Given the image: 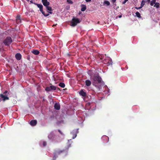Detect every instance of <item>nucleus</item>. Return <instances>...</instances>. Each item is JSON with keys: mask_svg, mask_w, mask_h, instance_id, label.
<instances>
[{"mask_svg": "<svg viewBox=\"0 0 160 160\" xmlns=\"http://www.w3.org/2000/svg\"><path fill=\"white\" fill-rule=\"evenodd\" d=\"M127 2L128 1V0H125Z\"/></svg>", "mask_w": 160, "mask_h": 160, "instance_id": "79ce46f5", "label": "nucleus"}, {"mask_svg": "<svg viewBox=\"0 0 160 160\" xmlns=\"http://www.w3.org/2000/svg\"><path fill=\"white\" fill-rule=\"evenodd\" d=\"M59 86L62 88H64L65 87V84L63 83L60 82L59 83Z\"/></svg>", "mask_w": 160, "mask_h": 160, "instance_id": "a211bd4d", "label": "nucleus"}, {"mask_svg": "<svg viewBox=\"0 0 160 160\" xmlns=\"http://www.w3.org/2000/svg\"><path fill=\"white\" fill-rule=\"evenodd\" d=\"M85 85L87 86H90L91 84V82L89 80H86L85 81Z\"/></svg>", "mask_w": 160, "mask_h": 160, "instance_id": "9b49d317", "label": "nucleus"}, {"mask_svg": "<svg viewBox=\"0 0 160 160\" xmlns=\"http://www.w3.org/2000/svg\"><path fill=\"white\" fill-rule=\"evenodd\" d=\"M42 1L43 5L46 7L49 5L50 3L47 0H42Z\"/></svg>", "mask_w": 160, "mask_h": 160, "instance_id": "423d86ee", "label": "nucleus"}, {"mask_svg": "<svg viewBox=\"0 0 160 160\" xmlns=\"http://www.w3.org/2000/svg\"><path fill=\"white\" fill-rule=\"evenodd\" d=\"M22 56L19 53H17L15 55V58L16 59L18 60H19L21 59Z\"/></svg>", "mask_w": 160, "mask_h": 160, "instance_id": "1a4fd4ad", "label": "nucleus"}, {"mask_svg": "<svg viewBox=\"0 0 160 160\" xmlns=\"http://www.w3.org/2000/svg\"><path fill=\"white\" fill-rule=\"evenodd\" d=\"M37 122L36 120H32L30 122V124L32 126H34L37 124Z\"/></svg>", "mask_w": 160, "mask_h": 160, "instance_id": "6e6552de", "label": "nucleus"}, {"mask_svg": "<svg viewBox=\"0 0 160 160\" xmlns=\"http://www.w3.org/2000/svg\"><path fill=\"white\" fill-rule=\"evenodd\" d=\"M150 1V0H148V2H149Z\"/></svg>", "mask_w": 160, "mask_h": 160, "instance_id": "37998d69", "label": "nucleus"}, {"mask_svg": "<svg viewBox=\"0 0 160 160\" xmlns=\"http://www.w3.org/2000/svg\"><path fill=\"white\" fill-rule=\"evenodd\" d=\"M43 6L41 7L40 8H39V10L40 12H41L42 13L45 17L48 16L49 15V14H46L45 12L43 11Z\"/></svg>", "mask_w": 160, "mask_h": 160, "instance_id": "0eeeda50", "label": "nucleus"}, {"mask_svg": "<svg viewBox=\"0 0 160 160\" xmlns=\"http://www.w3.org/2000/svg\"><path fill=\"white\" fill-rule=\"evenodd\" d=\"M82 8H81V11L82 12L84 11L86 9V6L84 4L81 5Z\"/></svg>", "mask_w": 160, "mask_h": 160, "instance_id": "ddd939ff", "label": "nucleus"}, {"mask_svg": "<svg viewBox=\"0 0 160 160\" xmlns=\"http://www.w3.org/2000/svg\"><path fill=\"white\" fill-rule=\"evenodd\" d=\"M54 108L57 110H59L60 108V105L59 103H56L54 105Z\"/></svg>", "mask_w": 160, "mask_h": 160, "instance_id": "9d476101", "label": "nucleus"}, {"mask_svg": "<svg viewBox=\"0 0 160 160\" xmlns=\"http://www.w3.org/2000/svg\"><path fill=\"white\" fill-rule=\"evenodd\" d=\"M56 26V25H53V26Z\"/></svg>", "mask_w": 160, "mask_h": 160, "instance_id": "c03bdc74", "label": "nucleus"}, {"mask_svg": "<svg viewBox=\"0 0 160 160\" xmlns=\"http://www.w3.org/2000/svg\"><path fill=\"white\" fill-rule=\"evenodd\" d=\"M48 12H49V13H50V14H52V12L51 11H48Z\"/></svg>", "mask_w": 160, "mask_h": 160, "instance_id": "e433bc0d", "label": "nucleus"}, {"mask_svg": "<svg viewBox=\"0 0 160 160\" xmlns=\"http://www.w3.org/2000/svg\"><path fill=\"white\" fill-rule=\"evenodd\" d=\"M53 137V135L52 134H50L48 136V138L49 139H52Z\"/></svg>", "mask_w": 160, "mask_h": 160, "instance_id": "c85d7f7f", "label": "nucleus"}, {"mask_svg": "<svg viewBox=\"0 0 160 160\" xmlns=\"http://www.w3.org/2000/svg\"><path fill=\"white\" fill-rule=\"evenodd\" d=\"M0 97L2 99V100L3 101H5L7 100H8L9 99V98L6 95H4V94H0Z\"/></svg>", "mask_w": 160, "mask_h": 160, "instance_id": "39448f33", "label": "nucleus"}, {"mask_svg": "<svg viewBox=\"0 0 160 160\" xmlns=\"http://www.w3.org/2000/svg\"><path fill=\"white\" fill-rule=\"evenodd\" d=\"M141 8H141V7H138H138H135V8H136V9H141Z\"/></svg>", "mask_w": 160, "mask_h": 160, "instance_id": "2f4dec72", "label": "nucleus"}, {"mask_svg": "<svg viewBox=\"0 0 160 160\" xmlns=\"http://www.w3.org/2000/svg\"><path fill=\"white\" fill-rule=\"evenodd\" d=\"M34 4L35 5H36L37 6V7L39 8H40L41 7H42V5L39 4L34 3Z\"/></svg>", "mask_w": 160, "mask_h": 160, "instance_id": "bb28decb", "label": "nucleus"}, {"mask_svg": "<svg viewBox=\"0 0 160 160\" xmlns=\"http://www.w3.org/2000/svg\"><path fill=\"white\" fill-rule=\"evenodd\" d=\"M20 16L19 15H17L16 18V21L17 22H19L20 21Z\"/></svg>", "mask_w": 160, "mask_h": 160, "instance_id": "dca6fc26", "label": "nucleus"}, {"mask_svg": "<svg viewBox=\"0 0 160 160\" xmlns=\"http://www.w3.org/2000/svg\"><path fill=\"white\" fill-rule=\"evenodd\" d=\"M46 8L47 9V11H51L52 10V9L51 7L48 6H47L46 7Z\"/></svg>", "mask_w": 160, "mask_h": 160, "instance_id": "6ab92c4d", "label": "nucleus"}, {"mask_svg": "<svg viewBox=\"0 0 160 160\" xmlns=\"http://www.w3.org/2000/svg\"><path fill=\"white\" fill-rule=\"evenodd\" d=\"M118 17H119V18H121V17H122V15H119V16H118Z\"/></svg>", "mask_w": 160, "mask_h": 160, "instance_id": "ea45409f", "label": "nucleus"}, {"mask_svg": "<svg viewBox=\"0 0 160 160\" xmlns=\"http://www.w3.org/2000/svg\"><path fill=\"white\" fill-rule=\"evenodd\" d=\"M156 0H152L150 2V5L152 6L156 3Z\"/></svg>", "mask_w": 160, "mask_h": 160, "instance_id": "aec40b11", "label": "nucleus"}, {"mask_svg": "<svg viewBox=\"0 0 160 160\" xmlns=\"http://www.w3.org/2000/svg\"><path fill=\"white\" fill-rule=\"evenodd\" d=\"M30 2L31 3H34H34H33V2L32 1V0H31V1H30Z\"/></svg>", "mask_w": 160, "mask_h": 160, "instance_id": "4c0bfd02", "label": "nucleus"}, {"mask_svg": "<svg viewBox=\"0 0 160 160\" xmlns=\"http://www.w3.org/2000/svg\"><path fill=\"white\" fill-rule=\"evenodd\" d=\"M58 132L60 133V134L62 135H63L62 132L59 129L58 130Z\"/></svg>", "mask_w": 160, "mask_h": 160, "instance_id": "7c9ffc66", "label": "nucleus"}, {"mask_svg": "<svg viewBox=\"0 0 160 160\" xmlns=\"http://www.w3.org/2000/svg\"><path fill=\"white\" fill-rule=\"evenodd\" d=\"M67 2L68 4H72L73 3V2L71 0H67Z\"/></svg>", "mask_w": 160, "mask_h": 160, "instance_id": "cd10ccee", "label": "nucleus"}, {"mask_svg": "<svg viewBox=\"0 0 160 160\" xmlns=\"http://www.w3.org/2000/svg\"><path fill=\"white\" fill-rule=\"evenodd\" d=\"M57 88V90H60V88Z\"/></svg>", "mask_w": 160, "mask_h": 160, "instance_id": "58836bf2", "label": "nucleus"}, {"mask_svg": "<svg viewBox=\"0 0 160 160\" xmlns=\"http://www.w3.org/2000/svg\"><path fill=\"white\" fill-rule=\"evenodd\" d=\"M92 79L93 81V84L96 87H98V88L99 89L100 88L96 85V83L100 84L101 83L102 78L100 77L98 74H95L92 77Z\"/></svg>", "mask_w": 160, "mask_h": 160, "instance_id": "f257e3e1", "label": "nucleus"}, {"mask_svg": "<svg viewBox=\"0 0 160 160\" xmlns=\"http://www.w3.org/2000/svg\"><path fill=\"white\" fill-rule=\"evenodd\" d=\"M145 3V2L144 0H142L141 2V3L140 5V7L142 8L143 7V6L144 5Z\"/></svg>", "mask_w": 160, "mask_h": 160, "instance_id": "b1692460", "label": "nucleus"}, {"mask_svg": "<svg viewBox=\"0 0 160 160\" xmlns=\"http://www.w3.org/2000/svg\"><path fill=\"white\" fill-rule=\"evenodd\" d=\"M57 157V155L56 154V153H55V152H54V156L53 157L52 160H55Z\"/></svg>", "mask_w": 160, "mask_h": 160, "instance_id": "4be33fe9", "label": "nucleus"}, {"mask_svg": "<svg viewBox=\"0 0 160 160\" xmlns=\"http://www.w3.org/2000/svg\"><path fill=\"white\" fill-rule=\"evenodd\" d=\"M12 42V39L11 37H8L4 40L3 42L6 46H9Z\"/></svg>", "mask_w": 160, "mask_h": 160, "instance_id": "7ed1b4c3", "label": "nucleus"}, {"mask_svg": "<svg viewBox=\"0 0 160 160\" xmlns=\"http://www.w3.org/2000/svg\"><path fill=\"white\" fill-rule=\"evenodd\" d=\"M47 145V143L46 142L44 141L43 142V147H45Z\"/></svg>", "mask_w": 160, "mask_h": 160, "instance_id": "c756f323", "label": "nucleus"}, {"mask_svg": "<svg viewBox=\"0 0 160 160\" xmlns=\"http://www.w3.org/2000/svg\"><path fill=\"white\" fill-rule=\"evenodd\" d=\"M81 21L78 18L73 17L71 22L70 25L72 27H75Z\"/></svg>", "mask_w": 160, "mask_h": 160, "instance_id": "f03ea898", "label": "nucleus"}, {"mask_svg": "<svg viewBox=\"0 0 160 160\" xmlns=\"http://www.w3.org/2000/svg\"><path fill=\"white\" fill-rule=\"evenodd\" d=\"M160 4L158 2H156L155 4V5H154V7H156V8H159V6Z\"/></svg>", "mask_w": 160, "mask_h": 160, "instance_id": "5701e85b", "label": "nucleus"}, {"mask_svg": "<svg viewBox=\"0 0 160 160\" xmlns=\"http://www.w3.org/2000/svg\"><path fill=\"white\" fill-rule=\"evenodd\" d=\"M79 94L80 95L83 97H85L86 95V93L82 90L80 91Z\"/></svg>", "mask_w": 160, "mask_h": 160, "instance_id": "f8f14e48", "label": "nucleus"}, {"mask_svg": "<svg viewBox=\"0 0 160 160\" xmlns=\"http://www.w3.org/2000/svg\"><path fill=\"white\" fill-rule=\"evenodd\" d=\"M45 90L47 91H51V89L50 88V87H47L46 88Z\"/></svg>", "mask_w": 160, "mask_h": 160, "instance_id": "412c9836", "label": "nucleus"}, {"mask_svg": "<svg viewBox=\"0 0 160 160\" xmlns=\"http://www.w3.org/2000/svg\"><path fill=\"white\" fill-rule=\"evenodd\" d=\"M1 100L0 99V102H1Z\"/></svg>", "mask_w": 160, "mask_h": 160, "instance_id": "a18cd8bd", "label": "nucleus"}, {"mask_svg": "<svg viewBox=\"0 0 160 160\" xmlns=\"http://www.w3.org/2000/svg\"><path fill=\"white\" fill-rule=\"evenodd\" d=\"M116 0H111L112 2V3H114L116 2Z\"/></svg>", "mask_w": 160, "mask_h": 160, "instance_id": "72a5a7b5", "label": "nucleus"}, {"mask_svg": "<svg viewBox=\"0 0 160 160\" xmlns=\"http://www.w3.org/2000/svg\"><path fill=\"white\" fill-rule=\"evenodd\" d=\"M135 14H136V16L138 18H140L141 17V15H140V13L138 12H136Z\"/></svg>", "mask_w": 160, "mask_h": 160, "instance_id": "393cba45", "label": "nucleus"}, {"mask_svg": "<svg viewBox=\"0 0 160 160\" xmlns=\"http://www.w3.org/2000/svg\"><path fill=\"white\" fill-rule=\"evenodd\" d=\"M50 88L52 90H55L57 89V88L56 86L53 85H51L50 86Z\"/></svg>", "mask_w": 160, "mask_h": 160, "instance_id": "f3484780", "label": "nucleus"}, {"mask_svg": "<svg viewBox=\"0 0 160 160\" xmlns=\"http://www.w3.org/2000/svg\"><path fill=\"white\" fill-rule=\"evenodd\" d=\"M87 2H88L91 1V0H85Z\"/></svg>", "mask_w": 160, "mask_h": 160, "instance_id": "c9c22d12", "label": "nucleus"}, {"mask_svg": "<svg viewBox=\"0 0 160 160\" xmlns=\"http://www.w3.org/2000/svg\"><path fill=\"white\" fill-rule=\"evenodd\" d=\"M32 53L35 55H37L39 54L40 52L38 50H34L32 51Z\"/></svg>", "mask_w": 160, "mask_h": 160, "instance_id": "4468645a", "label": "nucleus"}, {"mask_svg": "<svg viewBox=\"0 0 160 160\" xmlns=\"http://www.w3.org/2000/svg\"><path fill=\"white\" fill-rule=\"evenodd\" d=\"M76 136H77V135H76H76H75V137H74V138H73V139H74V138H75L76 137Z\"/></svg>", "mask_w": 160, "mask_h": 160, "instance_id": "a19ab883", "label": "nucleus"}, {"mask_svg": "<svg viewBox=\"0 0 160 160\" xmlns=\"http://www.w3.org/2000/svg\"><path fill=\"white\" fill-rule=\"evenodd\" d=\"M104 3L106 4L107 6H109L110 5V2L108 1H105L104 2Z\"/></svg>", "mask_w": 160, "mask_h": 160, "instance_id": "a878e982", "label": "nucleus"}, {"mask_svg": "<svg viewBox=\"0 0 160 160\" xmlns=\"http://www.w3.org/2000/svg\"><path fill=\"white\" fill-rule=\"evenodd\" d=\"M8 92V91H5L2 94H4V95H5L6 93Z\"/></svg>", "mask_w": 160, "mask_h": 160, "instance_id": "473e14b6", "label": "nucleus"}, {"mask_svg": "<svg viewBox=\"0 0 160 160\" xmlns=\"http://www.w3.org/2000/svg\"><path fill=\"white\" fill-rule=\"evenodd\" d=\"M104 63L107 64L108 65H112V62L111 59L110 58H108L105 59L104 61Z\"/></svg>", "mask_w": 160, "mask_h": 160, "instance_id": "20e7f679", "label": "nucleus"}, {"mask_svg": "<svg viewBox=\"0 0 160 160\" xmlns=\"http://www.w3.org/2000/svg\"><path fill=\"white\" fill-rule=\"evenodd\" d=\"M63 150H58V151H56L54 152L56 153L57 155H59L63 151Z\"/></svg>", "mask_w": 160, "mask_h": 160, "instance_id": "2eb2a0df", "label": "nucleus"}, {"mask_svg": "<svg viewBox=\"0 0 160 160\" xmlns=\"http://www.w3.org/2000/svg\"><path fill=\"white\" fill-rule=\"evenodd\" d=\"M126 2H127L125 0H124V1H123L122 2V4H125L126 3Z\"/></svg>", "mask_w": 160, "mask_h": 160, "instance_id": "f704fd0d", "label": "nucleus"}]
</instances>
